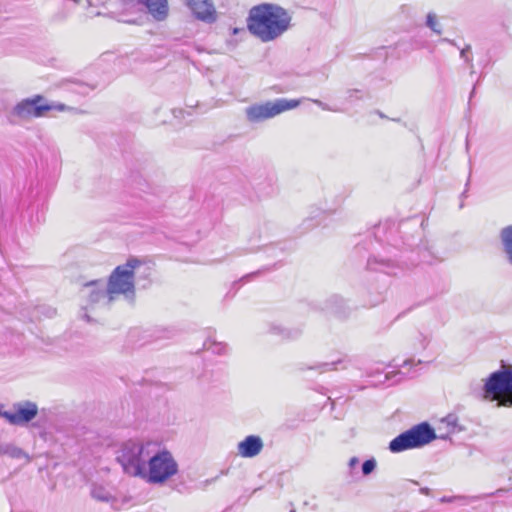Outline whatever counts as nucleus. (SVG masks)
<instances>
[{
  "mask_svg": "<svg viewBox=\"0 0 512 512\" xmlns=\"http://www.w3.org/2000/svg\"><path fill=\"white\" fill-rule=\"evenodd\" d=\"M358 463H359L358 458H356V457H352V458L350 459V461H349V466H350L351 468H353V467H355Z\"/></svg>",
  "mask_w": 512,
  "mask_h": 512,
  "instance_id": "obj_31",
  "label": "nucleus"
},
{
  "mask_svg": "<svg viewBox=\"0 0 512 512\" xmlns=\"http://www.w3.org/2000/svg\"><path fill=\"white\" fill-rule=\"evenodd\" d=\"M311 101L313 103H315L317 106H319L323 110L332 111V112H339L340 111V109L335 108V107H330L329 105H327L326 103L322 102L321 100L312 99Z\"/></svg>",
  "mask_w": 512,
  "mask_h": 512,
  "instance_id": "obj_26",
  "label": "nucleus"
},
{
  "mask_svg": "<svg viewBox=\"0 0 512 512\" xmlns=\"http://www.w3.org/2000/svg\"><path fill=\"white\" fill-rule=\"evenodd\" d=\"M347 101L348 102H353L355 100H360L362 98H364V92L362 90H358V89H349L347 90Z\"/></svg>",
  "mask_w": 512,
  "mask_h": 512,
  "instance_id": "obj_23",
  "label": "nucleus"
},
{
  "mask_svg": "<svg viewBox=\"0 0 512 512\" xmlns=\"http://www.w3.org/2000/svg\"><path fill=\"white\" fill-rule=\"evenodd\" d=\"M144 5L149 14L157 21H163L168 16V2L167 0H138Z\"/></svg>",
  "mask_w": 512,
  "mask_h": 512,
  "instance_id": "obj_13",
  "label": "nucleus"
},
{
  "mask_svg": "<svg viewBox=\"0 0 512 512\" xmlns=\"http://www.w3.org/2000/svg\"><path fill=\"white\" fill-rule=\"evenodd\" d=\"M426 26L429 27L434 33L440 35L442 33V26L437 20L435 13H428L426 17Z\"/></svg>",
  "mask_w": 512,
  "mask_h": 512,
  "instance_id": "obj_19",
  "label": "nucleus"
},
{
  "mask_svg": "<svg viewBox=\"0 0 512 512\" xmlns=\"http://www.w3.org/2000/svg\"><path fill=\"white\" fill-rule=\"evenodd\" d=\"M380 301H381V299H379V300L377 301V303H378V302H380ZM371 305H372V306H375V305H376V302H375V303H372Z\"/></svg>",
  "mask_w": 512,
  "mask_h": 512,
  "instance_id": "obj_37",
  "label": "nucleus"
},
{
  "mask_svg": "<svg viewBox=\"0 0 512 512\" xmlns=\"http://www.w3.org/2000/svg\"><path fill=\"white\" fill-rule=\"evenodd\" d=\"M500 239L509 263L512 265V225L503 228Z\"/></svg>",
  "mask_w": 512,
  "mask_h": 512,
  "instance_id": "obj_15",
  "label": "nucleus"
},
{
  "mask_svg": "<svg viewBox=\"0 0 512 512\" xmlns=\"http://www.w3.org/2000/svg\"><path fill=\"white\" fill-rule=\"evenodd\" d=\"M455 497H442L441 502H452Z\"/></svg>",
  "mask_w": 512,
  "mask_h": 512,
  "instance_id": "obj_34",
  "label": "nucleus"
},
{
  "mask_svg": "<svg viewBox=\"0 0 512 512\" xmlns=\"http://www.w3.org/2000/svg\"><path fill=\"white\" fill-rule=\"evenodd\" d=\"M367 267L371 271H381L389 273V269L393 267V263L389 260H378L376 257L368 259Z\"/></svg>",
  "mask_w": 512,
  "mask_h": 512,
  "instance_id": "obj_17",
  "label": "nucleus"
},
{
  "mask_svg": "<svg viewBox=\"0 0 512 512\" xmlns=\"http://www.w3.org/2000/svg\"><path fill=\"white\" fill-rule=\"evenodd\" d=\"M411 364H412V360H405V361L403 362V364H402V366H401V367H402V368H405L406 366H409V365H411Z\"/></svg>",
  "mask_w": 512,
  "mask_h": 512,
  "instance_id": "obj_35",
  "label": "nucleus"
},
{
  "mask_svg": "<svg viewBox=\"0 0 512 512\" xmlns=\"http://www.w3.org/2000/svg\"><path fill=\"white\" fill-rule=\"evenodd\" d=\"M300 100L280 98L275 101H267L261 104H254L246 108L245 114L248 121L259 123L273 118L282 112L296 108Z\"/></svg>",
  "mask_w": 512,
  "mask_h": 512,
  "instance_id": "obj_7",
  "label": "nucleus"
},
{
  "mask_svg": "<svg viewBox=\"0 0 512 512\" xmlns=\"http://www.w3.org/2000/svg\"><path fill=\"white\" fill-rule=\"evenodd\" d=\"M430 342V338L423 333H417L414 338L413 347L415 350H425Z\"/></svg>",
  "mask_w": 512,
  "mask_h": 512,
  "instance_id": "obj_20",
  "label": "nucleus"
},
{
  "mask_svg": "<svg viewBox=\"0 0 512 512\" xmlns=\"http://www.w3.org/2000/svg\"><path fill=\"white\" fill-rule=\"evenodd\" d=\"M436 438L434 429L428 423H420L392 439L389 443V450L392 453H400L423 447Z\"/></svg>",
  "mask_w": 512,
  "mask_h": 512,
  "instance_id": "obj_5",
  "label": "nucleus"
},
{
  "mask_svg": "<svg viewBox=\"0 0 512 512\" xmlns=\"http://www.w3.org/2000/svg\"><path fill=\"white\" fill-rule=\"evenodd\" d=\"M91 495L94 499L102 502H109L113 498L111 491L107 487L98 484H93Z\"/></svg>",
  "mask_w": 512,
  "mask_h": 512,
  "instance_id": "obj_16",
  "label": "nucleus"
},
{
  "mask_svg": "<svg viewBox=\"0 0 512 512\" xmlns=\"http://www.w3.org/2000/svg\"><path fill=\"white\" fill-rule=\"evenodd\" d=\"M399 374L407 375L406 372L398 369L396 371H391V372L386 373L385 374V381L391 380L392 378H394L396 375H399Z\"/></svg>",
  "mask_w": 512,
  "mask_h": 512,
  "instance_id": "obj_29",
  "label": "nucleus"
},
{
  "mask_svg": "<svg viewBox=\"0 0 512 512\" xmlns=\"http://www.w3.org/2000/svg\"><path fill=\"white\" fill-rule=\"evenodd\" d=\"M336 362H323L318 363L314 366L309 367L308 369H314L317 370L319 373H323L325 371L333 370L335 369Z\"/></svg>",
  "mask_w": 512,
  "mask_h": 512,
  "instance_id": "obj_22",
  "label": "nucleus"
},
{
  "mask_svg": "<svg viewBox=\"0 0 512 512\" xmlns=\"http://www.w3.org/2000/svg\"><path fill=\"white\" fill-rule=\"evenodd\" d=\"M510 405H512V401L510 402Z\"/></svg>",
  "mask_w": 512,
  "mask_h": 512,
  "instance_id": "obj_38",
  "label": "nucleus"
},
{
  "mask_svg": "<svg viewBox=\"0 0 512 512\" xmlns=\"http://www.w3.org/2000/svg\"><path fill=\"white\" fill-rule=\"evenodd\" d=\"M81 293L83 297L88 299V304L90 306H108L114 301L113 298H110L105 282L102 280H95L86 283L83 286Z\"/></svg>",
  "mask_w": 512,
  "mask_h": 512,
  "instance_id": "obj_9",
  "label": "nucleus"
},
{
  "mask_svg": "<svg viewBox=\"0 0 512 512\" xmlns=\"http://www.w3.org/2000/svg\"><path fill=\"white\" fill-rule=\"evenodd\" d=\"M272 332L274 334H278V335H281L282 337H285V338H294L296 336L299 335V331H295L294 333H291V331H288L280 326H274L272 328Z\"/></svg>",
  "mask_w": 512,
  "mask_h": 512,
  "instance_id": "obj_21",
  "label": "nucleus"
},
{
  "mask_svg": "<svg viewBox=\"0 0 512 512\" xmlns=\"http://www.w3.org/2000/svg\"><path fill=\"white\" fill-rule=\"evenodd\" d=\"M420 493L426 496H429L431 494V490L427 487H423L420 489Z\"/></svg>",
  "mask_w": 512,
  "mask_h": 512,
  "instance_id": "obj_32",
  "label": "nucleus"
},
{
  "mask_svg": "<svg viewBox=\"0 0 512 512\" xmlns=\"http://www.w3.org/2000/svg\"><path fill=\"white\" fill-rule=\"evenodd\" d=\"M141 262L136 258L129 259L125 264L117 266L108 282L105 283L110 298L115 301L120 295L127 300H132L135 295L134 272L140 267Z\"/></svg>",
  "mask_w": 512,
  "mask_h": 512,
  "instance_id": "obj_4",
  "label": "nucleus"
},
{
  "mask_svg": "<svg viewBox=\"0 0 512 512\" xmlns=\"http://www.w3.org/2000/svg\"><path fill=\"white\" fill-rule=\"evenodd\" d=\"M68 109L65 104L49 102L42 95H34L17 103L11 111V116L27 120L47 116L51 111L63 112Z\"/></svg>",
  "mask_w": 512,
  "mask_h": 512,
  "instance_id": "obj_6",
  "label": "nucleus"
},
{
  "mask_svg": "<svg viewBox=\"0 0 512 512\" xmlns=\"http://www.w3.org/2000/svg\"><path fill=\"white\" fill-rule=\"evenodd\" d=\"M510 370L493 372L485 382L484 391L487 395L508 393Z\"/></svg>",
  "mask_w": 512,
  "mask_h": 512,
  "instance_id": "obj_11",
  "label": "nucleus"
},
{
  "mask_svg": "<svg viewBox=\"0 0 512 512\" xmlns=\"http://www.w3.org/2000/svg\"><path fill=\"white\" fill-rule=\"evenodd\" d=\"M508 393L512 394V370H510V379H509V390Z\"/></svg>",
  "mask_w": 512,
  "mask_h": 512,
  "instance_id": "obj_33",
  "label": "nucleus"
},
{
  "mask_svg": "<svg viewBox=\"0 0 512 512\" xmlns=\"http://www.w3.org/2000/svg\"><path fill=\"white\" fill-rule=\"evenodd\" d=\"M178 473V463L167 450L151 448L147 465L140 479L148 484L162 485Z\"/></svg>",
  "mask_w": 512,
  "mask_h": 512,
  "instance_id": "obj_3",
  "label": "nucleus"
},
{
  "mask_svg": "<svg viewBox=\"0 0 512 512\" xmlns=\"http://www.w3.org/2000/svg\"><path fill=\"white\" fill-rule=\"evenodd\" d=\"M443 41H445V42H449V43H450V44H452V45H456L454 41L449 40V39H443Z\"/></svg>",
  "mask_w": 512,
  "mask_h": 512,
  "instance_id": "obj_36",
  "label": "nucleus"
},
{
  "mask_svg": "<svg viewBox=\"0 0 512 512\" xmlns=\"http://www.w3.org/2000/svg\"><path fill=\"white\" fill-rule=\"evenodd\" d=\"M3 455L13 459L24 458L26 462L30 461V457L26 452L11 443H0V456Z\"/></svg>",
  "mask_w": 512,
  "mask_h": 512,
  "instance_id": "obj_14",
  "label": "nucleus"
},
{
  "mask_svg": "<svg viewBox=\"0 0 512 512\" xmlns=\"http://www.w3.org/2000/svg\"><path fill=\"white\" fill-rule=\"evenodd\" d=\"M375 468H376V461L374 459L366 460L362 464V473L364 475H369L370 473H372L374 471Z\"/></svg>",
  "mask_w": 512,
  "mask_h": 512,
  "instance_id": "obj_24",
  "label": "nucleus"
},
{
  "mask_svg": "<svg viewBox=\"0 0 512 512\" xmlns=\"http://www.w3.org/2000/svg\"><path fill=\"white\" fill-rule=\"evenodd\" d=\"M193 17L206 24L217 20V10L213 0H183Z\"/></svg>",
  "mask_w": 512,
  "mask_h": 512,
  "instance_id": "obj_10",
  "label": "nucleus"
},
{
  "mask_svg": "<svg viewBox=\"0 0 512 512\" xmlns=\"http://www.w3.org/2000/svg\"><path fill=\"white\" fill-rule=\"evenodd\" d=\"M155 447L156 445L149 441L130 439L121 444L116 460L125 474L141 478L147 465L150 449Z\"/></svg>",
  "mask_w": 512,
  "mask_h": 512,
  "instance_id": "obj_2",
  "label": "nucleus"
},
{
  "mask_svg": "<svg viewBox=\"0 0 512 512\" xmlns=\"http://www.w3.org/2000/svg\"><path fill=\"white\" fill-rule=\"evenodd\" d=\"M163 335L159 336V338H172L175 335V331L172 329H163Z\"/></svg>",
  "mask_w": 512,
  "mask_h": 512,
  "instance_id": "obj_30",
  "label": "nucleus"
},
{
  "mask_svg": "<svg viewBox=\"0 0 512 512\" xmlns=\"http://www.w3.org/2000/svg\"><path fill=\"white\" fill-rule=\"evenodd\" d=\"M291 20L292 17L289 12L281 6L262 3L250 9L247 28L252 35L262 42H270L289 30Z\"/></svg>",
  "mask_w": 512,
  "mask_h": 512,
  "instance_id": "obj_1",
  "label": "nucleus"
},
{
  "mask_svg": "<svg viewBox=\"0 0 512 512\" xmlns=\"http://www.w3.org/2000/svg\"><path fill=\"white\" fill-rule=\"evenodd\" d=\"M205 350L211 351L214 354L223 355L228 351V347L225 343L216 341H206L203 344Z\"/></svg>",
  "mask_w": 512,
  "mask_h": 512,
  "instance_id": "obj_18",
  "label": "nucleus"
},
{
  "mask_svg": "<svg viewBox=\"0 0 512 512\" xmlns=\"http://www.w3.org/2000/svg\"><path fill=\"white\" fill-rule=\"evenodd\" d=\"M37 414V404L28 400L14 403L11 411L4 410V406L0 405V416L12 425H25L32 421Z\"/></svg>",
  "mask_w": 512,
  "mask_h": 512,
  "instance_id": "obj_8",
  "label": "nucleus"
},
{
  "mask_svg": "<svg viewBox=\"0 0 512 512\" xmlns=\"http://www.w3.org/2000/svg\"><path fill=\"white\" fill-rule=\"evenodd\" d=\"M471 50V46L470 45H467L466 47H464L463 49H461L460 51V57L467 63H470L472 62V59L468 56V53L470 52Z\"/></svg>",
  "mask_w": 512,
  "mask_h": 512,
  "instance_id": "obj_27",
  "label": "nucleus"
},
{
  "mask_svg": "<svg viewBox=\"0 0 512 512\" xmlns=\"http://www.w3.org/2000/svg\"><path fill=\"white\" fill-rule=\"evenodd\" d=\"M343 300L339 298L338 296H334L329 300V303H331V306L328 307V309L332 310L333 312H338V307H333L332 304L338 305L342 304Z\"/></svg>",
  "mask_w": 512,
  "mask_h": 512,
  "instance_id": "obj_28",
  "label": "nucleus"
},
{
  "mask_svg": "<svg viewBox=\"0 0 512 512\" xmlns=\"http://www.w3.org/2000/svg\"><path fill=\"white\" fill-rule=\"evenodd\" d=\"M457 417L455 415H448L444 419H442V423H446L448 427H451V431L455 430V427L457 425Z\"/></svg>",
  "mask_w": 512,
  "mask_h": 512,
  "instance_id": "obj_25",
  "label": "nucleus"
},
{
  "mask_svg": "<svg viewBox=\"0 0 512 512\" xmlns=\"http://www.w3.org/2000/svg\"><path fill=\"white\" fill-rule=\"evenodd\" d=\"M263 441L261 437L249 435L237 445L238 454L244 458H253L257 456L263 449Z\"/></svg>",
  "mask_w": 512,
  "mask_h": 512,
  "instance_id": "obj_12",
  "label": "nucleus"
}]
</instances>
